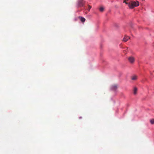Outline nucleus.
Listing matches in <instances>:
<instances>
[{
  "label": "nucleus",
  "mask_w": 154,
  "mask_h": 154,
  "mask_svg": "<svg viewBox=\"0 0 154 154\" xmlns=\"http://www.w3.org/2000/svg\"><path fill=\"white\" fill-rule=\"evenodd\" d=\"M131 79L132 80H135L136 79V77L135 76H134L131 78Z\"/></svg>",
  "instance_id": "11"
},
{
  "label": "nucleus",
  "mask_w": 154,
  "mask_h": 154,
  "mask_svg": "<svg viewBox=\"0 0 154 154\" xmlns=\"http://www.w3.org/2000/svg\"><path fill=\"white\" fill-rule=\"evenodd\" d=\"M130 38L128 36H125L123 38V41L124 42H127L128 40Z\"/></svg>",
  "instance_id": "6"
},
{
  "label": "nucleus",
  "mask_w": 154,
  "mask_h": 154,
  "mask_svg": "<svg viewBox=\"0 0 154 154\" xmlns=\"http://www.w3.org/2000/svg\"><path fill=\"white\" fill-rule=\"evenodd\" d=\"M111 100H113V98H111Z\"/></svg>",
  "instance_id": "15"
},
{
  "label": "nucleus",
  "mask_w": 154,
  "mask_h": 154,
  "mask_svg": "<svg viewBox=\"0 0 154 154\" xmlns=\"http://www.w3.org/2000/svg\"><path fill=\"white\" fill-rule=\"evenodd\" d=\"M114 26H115V27H119L118 25L117 24H115V25H114Z\"/></svg>",
  "instance_id": "13"
},
{
  "label": "nucleus",
  "mask_w": 154,
  "mask_h": 154,
  "mask_svg": "<svg viewBox=\"0 0 154 154\" xmlns=\"http://www.w3.org/2000/svg\"><path fill=\"white\" fill-rule=\"evenodd\" d=\"M118 87L116 85H112L110 88V90L111 91H114L116 93L117 92V89Z\"/></svg>",
  "instance_id": "3"
},
{
  "label": "nucleus",
  "mask_w": 154,
  "mask_h": 154,
  "mask_svg": "<svg viewBox=\"0 0 154 154\" xmlns=\"http://www.w3.org/2000/svg\"><path fill=\"white\" fill-rule=\"evenodd\" d=\"M79 18L80 19L82 23L84 22L85 21V19L83 17L79 16Z\"/></svg>",
  "instance_id": "5"
},
{
  "label": "nucleus",
  "mask_w": 154,
  "mask_h": 154,
  "mask_svg": "<svg viewBox=\"0 0 154 154\" xmlns=\"http://www.w3.org/2000/svg\"><path fill=\"white\" fill-rule=\"evenodd\" d=\"M150 122L152 125L154 124V119H152L150 120Z\"/></svg>",
  "instance_id": "8"
},
{
  "label": "nucleus",
  "mask_w": 154,
  "mask_h": 154,
  "mask_svg": "<svg viewBox=\"0 0 154 154\" xmlns=\"http://www.w3.org/2000/svg\"><path fill=\"white\" fill-rule=\"evenodd\" d=\"M82 118V117L81 116H80V117H79V119H81Z\"/></svg>",
  "instance_id": "14"
},
{
  "label": "nucleus",
  "mask_w": 154,
  "mask_h": 154,
  "mask_svg": "<svg viewBox=\"0 0 154 154\" xmlns=\"http://www.w3.org/2000/svg\"><path fill=\"white\" fill-rule=\"evenodd\" d=\"M85 2L83 0H78L76 4L77 8H78L81 7H83Z\"/></svg>",
  "instance_id": "2"
},
{
  "label": "nucleus",
  "mask_w": 154,
  "mask_h": 154,
  "mask_svg": "<svg viewBox=\"0 0 154 154\" xmlns=\"http://www.w3.org/2000/svg\"><path fill=\"white\" fill-rule=\"evenodd\" d=\"M88 7H89V8H88V10L89 11L90 10V9H91V6H90V5H89L88 6Z\"/></svg>",
  "instance_id": "10"
},
{
  "label": "nucleus",
  "mask_w": 154,
  "mask_h": 154,
  "mask_svg": "<svg viewBox=\"0 0 154 154\" xmlns=\"http://www.w3.org/2000/svg\"><path fill=\"white\" fill-rule=\"evenodd\" d=\"M128 60L131 63H133L134 61V59L132 57H128Z\"/></svg>",
  "instance_id": "4"
},
{
  "label": "nucleus",
  "mask_w": 154,
  "mask_h": 154,
  "mask_svg": "<svg viewBox=\"0 0 154 154\" xmlns=\"http://www.w3.org/2000/svg\"><path fill=\"white\" fill-rule=\"evenodd\" d=\"M125 4L128 5L130 9H132L134 7L138 6L139 5V2L138 1H135L131 2H126Z\"/></svg>",
  "instance_id": "1"
},
{
  "label": "nucleus",
  "mask_w": 154,
  "mask_h": 154,
  "mask_svg": "<svg viewBox=\"0 0 154 154\" xmlns=\"http://www.w3.org/2000/svg\"><path fill=\"white\" fill-rule=\"evenodd\" d=\"M114 103H115V101H114Z\"/></svg>",
  "instance_id": "16"
},
{
  "label": "nucleus",
  "mask_w": 154,
  "mask_h": 154,
  "mask_svg": "<svg viewBox=\"0 0 154 154\" xmlns=\"http://www.w3.org/2000/svg\"><path fill=\"white\" fill-rule=\"evenodd\" d=\"M129 0H124L123 1V2L125 4V3L127 2L126 1H128Z\"/></svg>",
  "instance_id": "12"
},
{
  "label": "nucleus",
  "mask_w": 154,
  "mask_h": 154,
  "mask_svg": "<svg viewBox=\"0 0 154 154\" xmlns=\"http://www.w3.org/2000/svg\"><path fill=\"white\" fill-rule=\"evenodd\" d=\"M104 10V8H103V7H101L100 8V11L101 12H103V11Z\"/></svg>",
  "instance_id": "9"
},
{
  "label": "nucleus",
  "mask_w": 154,
  "mask_h": 154,
  "mask_svg": "<svg viewBox=\"0 0 154 154\" xmlns=\"http://www.w3.org/2000/svg\"><path fill=\"white\" fill-rule=\"evenodd\" d=\"M137 89L136 87H135L134 88V94H137Z\"/></svg>",
  "instance_id": "7"
}]
</instances>
